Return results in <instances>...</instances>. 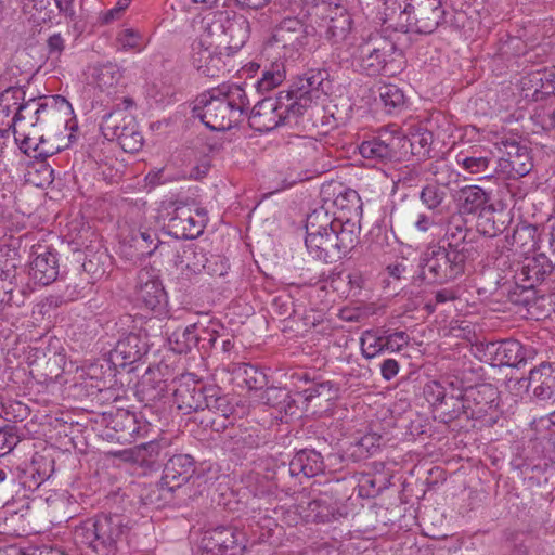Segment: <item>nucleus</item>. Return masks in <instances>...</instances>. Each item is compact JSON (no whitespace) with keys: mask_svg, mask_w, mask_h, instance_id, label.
<instances>
[{"mask_svg":"<svg viewBox=\"0 0 555 555\" xmlns=\"http://www.w3.org/2000/svg\"><path fill=\"white\" fill-rule=\"evenodd\" d=\"M249 99L240 85H221L201 93L194 103L193 114L209 129H232L249 111Z\"/></svg>","mask_w":555,"mask_h":555,"instance_id":"1","label":"nucleus"},{"mask_svg":"<svg viewBox=\"0 0 555 555\" xmlns=\"http://www.w3.org/2000/svg\"><path fill=\"white\" fill-rule=\"evenodd\" d=\"M384 15L405 33L429 35L444 22L446 10L441 0H384Z\"/></svg>","mask_w":555,"mask_h":555,"instance_id":"2","label":"nucleus"},{"mask_svg":"<svg viewBox=\"0 0 555 555\" xmlns=\"http://www.w3.org/2000/svg\"><path fill=\"white\" fill-rule=\"evenodd\" d=\"M202 34L196 40L224 50L227 56L240 51L249 37V23L243 15L229 11L207 13L201 21Z\"/></svg>","mask_w":555,"mask_h":555,"instance_id":"3","label":"nucleus"},{"mask_svg":"<svg viewBox=\"0 0 555 555\" xmlns=\"http://www.w3.org/2000/svg\"><path fill=\"white\" fill-rule=\"evenodd\" d=\"M317 31L334 49L332 56L340 65L350 61L347 52L353 46L351 31L353 21L348 9L338 2L327 1L314 7Z\"/></svg>","mask_w":555,"mask_h":555,"instance_id":"4","label":"nucleus"},{"mask_svg":"<svg viewBox=\"0 0 555 555\" xmlns=\"http://www.w3.org/2000/svg\"><path fill=\"white\" fill-rule=\"evenodd\" d=\"M128 532L119 515H98L74 529L75 543L95 555H114L118 540Z\"/></svg>","mask_w":555,"mask_h":555,"instance_id":"5","label":"nucleus"},{"mask_svg":"<svg viewBox=\"0 0 555 555\" xmlns=\"http://www.w3.org/2000/svg\"><path fill=\"white\" fill-rule=\"evenodd\" d=\"M468 255L439 245L427 247L418 259V279L427 284H446L465 273Z\"/></svg>","mask_w":555,"mask_h":555,"instance_id":"6","label":"nucleus"},{"mask_svg":"<svg viewBox=\"0 0 555 555\" xmlns=\"http://www.w3.org/2000/svg\"><path fill=\"white\" fill-rule=\"evenodd\" d=\"M300 105H295L292 95L281 91L275 98H264L253 107L249 126L259 132H268L301 116Z\"/></svg>","mask_w":555,"mask_h":555,"instance_id":"7","label":"nucleus"},{"mask_svg":"<svg viewBox=\"0 0 555 555\" xmlns=\"http://www.w3.org/2000/svg\"><path fill=\"white\" fill-rule=\"evenodd\" d=\"M126 108H116L102 117L100 129L105 139L116 140L125 152H138L143 145V135L135 118L127 112L133 105L132 99L125 98Z\"/></svg>","mask_w":555,"mask_h":555,"instance_id":"8","label":"nucleus"},{"mask_svg":"<svg viewBox=\"0 0 555 555\" xmlns=\"http://www.w3.org/2000/svg\"><path fill=\"white\" fill-rule=\"evenodd\" d=\"M195 472L194 460L189 454H175L164 466L159 483L152 487L143 498L145 504L159 505L169 495L189 481Z\"/></svg>","mask_w":555,"mask_h":555,"instance_id":"9","label":"nucleus"},{"mask_svg":"<svg viewBox=\"0 0 555 555\" xmlns=\"http://www.w3.org/2000/svg\"><path fill=\"white\" fill-rule=\"evenodd\" d=\"M554 270V266L544 254L527 258L516 274V287L509 293L514 304L528 306L533 299L535 284L543 282Z\"/></svg>","mask_w":555,"mask_h":555,"instance_id":"10","label":"nucleus"},{"mask_svg":"<svg viewBox=\"0 0 555 555\" xmlns=\"http://www.w3.org/2000/svg\"><path fill=\"white\" fill-rule=\"evenodd\" d=\"M167 212L168 219L165 223L167 232L172 237L179 240H193L199 236L205 228L206 210L203 208L195 209V215L190 206L183 203H170Z\"/></svg>","mask_w":555,"mask_h":555,"instance_id":"11","label":"nucleus"},{"mask_svg":"<svg viewBox=\"0 0 555 555\" xmlns=\"http://www.w3.org/2000/svg\"><path fill=\"white\" fill-rule=\"evenodd\" d=\"M391 49L392 46L383 39L362 41L347 52L350 57L347 64L359 68L367 76H376L385 68Z\"/></svg>","mask_w":555,"mask_h":555,"instance_id":"12","label":"nucleus"},{"mask_svg":"<svg viewBox=\"0 0 555 555\" xmlns=\"http://www.w3.org/2000/svg\"><path fill=\"white\" fill-rule=\"evenodd\" d=\"M202 555H243L246 534L234 526H218L204 532Z\"/></svg>","mask_w":555,"mask_h":555,"instance_id":"13","label":"nucleus"},{"mask_svg":"<svg viewBox=\"0 0 555 555\" xmlns=\"http://www.w3.org/2000/svg\"><path fill=\"white\" fill-rule=\"evenodd\" d=\"M56 99H52V104L48 101L41 102V99L31 98L28 101H20L18 112H15L17 124L28 126H41L47 129H61L66 122L61 116V112L55 106Z\"/></svg>","mask_w":555,"mask_h":555,"instance_id":"14","label":"nucleus"},{"mask_svg":"<svg viewBox=\"0 0 555 555\" xmlns=\"http://www.w3.org/2000/svg\"><path fill=\"white\" fill-rule=\"evenodd\" d=\"M532 391V396L542 402L555 403V363L542 362L530 370L528 378L509 379L508 387Z\"/></svg>","mask_w":555,"mask_h":555,"instance_id":"15","label":"nucleus"},{"mask_svg":"<svg viewBox=\"0 0 555 555\" xmlns=\"http://www.w3.org/2000/svg\"><path fill=\"white\" fill-rule=\"evenodd\" d=\"M503 155L496 160L493 171L506 179H518L527 176L532 167V158L527 146L516 141L502 142Z\"/></svg>","mask_w":555,"mask_h":555,"instance_id":"16","label":"nucleus"},{"mask_svg":"<svg viewBox=\"0 0 555 555\" xmlns=\"http://www.w3.org/2000/svg\"><path fill=\"white\" fill-rule=\"evenodd\" d=\"M499 393L490 384H481L464 389L465 417L467 420H481L491 415L498 408Z\"/></svg>","mask_w":555,"mask_h":555,"instance_id":"17","label":"nucleus"},{"mask_svg":"<svg viewBox=\"0 0 555 555\" xmlns=\"http://www.w3.org/2000/svg\"><path fill=\"white\" fill-rule=\"evenodd\" d=\"M135 295L138 302L147 310L154 311L164 305L166 293L157 269L145 267L138 272Z\"/></svg>","mask_w":555,"mask_h":555,"instance_id":"18","label":"nucleus"},{"mask_svg":"<svg viewBox=\"0 0 555 555\" xmlns=\"http://www.w3.org/2000/svg\"><path fill=\"white\" fill-rule=\"evenodd\" d=\"M149 348V336L145 331L131 332L117 341L109 353V359L115 366L125 367L141 360Z\"/></svg>","mask_w":555,"mask_h":555,"instance_id":"19","label":"nucleus"},{"mask_svg":"<svg viewBox=\"0 0 555 555\" xmlns=\"http://www.w3.org/2000/svg\"><path fill=\"white\" fill-rule=\"evenodd\" d=\"M224 50L204 43L203 40H194L191 46L190 61L192 66L203 76L218 77L224 69L222 55Z\"/></svg>","mask_w":555,"mask_h":555,"instance_id":"20","label":"nucleus"},{"mask_svg":"<svg viewBox=\"0 0 555 555\" xmlns=\"http://www.w3.org/2000/svg\"><path fill=\"white\" fill-rule=\"evenodd\" d=\"M317 29L313 26H305L297 17H285L275 27L272 40L282 48H291L298 51L308 44L309 36L315 35Z\"/></svg>","mask_w":555,"mask_h":555,"instance_id":"21","label":"nucleus"},{"mask_svg":"<svg viewBox=\"0 0 555 555\" xmlns=\"http://www.w3.org/2000/svg\"><path fill=\"white\" fill-rule=\"evenodd\" d=\"M54 130L42 128L41 126L21 125L20 129H14V138L23 153L34 158H47L60 150L57 146L43 147L46 132Z\"/></svg>","mask_w":555,"mask_h":555,"instance_id":"22","label":"nucleus"},{"mask_svg":"<svg viewBox=\"0 0 555 555\" xmlns=\"http://www.w3.org/2000/svg\"><path fill=\"white\" fill-rule=\"evenodd\" d=\"M400 143L401 135L399 133L384 130L377 137L363 141L359 151L366 159L386 163L396 157Z\"/></svg>","mask_w":555,"mask_h":555,"instance_id":"23","label":"nucleus"},{"mask_svg":"<svg viewBox=\"0 0 555 555\" xmlns=\"http://www.w3.org/2000/svg\"><path fill=\"white\" fill-rule=\"evenodd\" d=\"M483 351L493 366L518 367L526 362L527 357L524 346L514 339L488 343Z\"/></svg>","mask_w":555,"mask_h":555,"instance_id":"24","label":"nucleus"},{"mask_svg":"<svg viewBox=\"0 0 555 555\" xmlns=\"http://www.w3.org/2000/svg\"><path fill=\"white\" fill-rule=\"evenodd\" d=\"M453 199L461 217H476L492 203L491 193L476 184L462 186L453 195Z\"/></svg>","mask_w":555,"mask_h":555,"instance_id":"25","label":"nucleus"},{"mask_svg":"<svg viewBox=\"0 0 555 555\" xmlns=\"http://www.w3.org/2000/svg\"><path fill=\"white\" fill-rule=\"evenodd\" d=\"M455 160L464 171L470 175H482L483 178L493 176L494 167L491 164L494 159L489 150L470 147L467 151H461Z\"/></svg>","mask_w":555,"mask_h":555,"instance_id":"26","label":"nucleus"},{"mask_svg":"<svg viewBox=\"0 0 555 555\" xmlns=\"http://www.w3.org/2000/svg\"><path fill=\"white\" fill-rule=\"evenodd\" d=\"M207 387L198 383H181L175 390V403L184 414L205 410Z\"/></svg>","mask_w":555,"mask_h":555,"instance_id":"27","label":"nucleus"},{"mask_svg":"<svg viewBox=\"0 0 555 555\" xmlns=\"http://www.w3.org/2000/svg\"><path fill=\"white\" fill-rule=\"evenodd\" d=\"M59 275V259L55 251L44 249L41 253L36 251L35 258L30 262L29 276L39 285H49L53 283Z\"/></svg>","mask_w":555,"mask_h":555,"instance_id":"28","label":"nucleus"},{"mask_svg":"<svg viewBox=\"0 0 555 555\" xmlns=\"http://www.w3.org/2000/svg\"><path fill=\"white\" fill-rule=\"evenodd\" d=\"M332 232V241H334L337 251V259L346 256L358 244L360 234L359 220H343L336 218Z\"/></svg>","mask_w":555,"mask_h":555,"instance_id":"29","label":"nucleus"},{"mask_svg":"<svg viewBox=\"0 0 555 555\" xmlns=\"http://www.w3.org/2000/svg\"><path fill=\"white\" fill-rule=\"evenodd\" d=\"M112 428L117 434L116 439L121 443H131L147 433V426L129 411L117 412L112 420Z\"/></svg>","mask_w":555,"mask_h":555,"instance_id":"30","label":"nucleus"},{"mask_svg":"<svg viewBox=\"0 0 555 555\" xmlns=\"http://www.w3.org/2000/svg\"><path fill=\"white\" fill-rule=\"evenodd\" d=\"M324 470V462L320 452L312 449H302L295 453L289 462L291 476L314 477Z\"/></svg>","mask_w":555,"mask_h":555,"instance_id":"31","label":"nucleus"},{"mask_svg":"<svg viewBox=\"0 0 555 555\" xmlns=\"http://www.w3.org/2000/svg\"><path fill=\"white\" fill-rule=\"evenodd\" d=\"M322 81L321 73H309L293 83L289 90L285 91L288 95H292V101L296 106H301V114L310 106L313 98L312 93L319 90Z\"/></svg>","mask_w":555,"mask_h":555,"instance_id":"32","label":"nucleus"},{"mask_svg":"<svg viewBox=\"0 0 555 555\" xmlns=\"http://www.w3.org/2000/svg\"><path fill=\"white\" fill-rule=\"evenodd\" d=\"M469 229L461 215H452L447 222L446 232L437 245L462 251L469 256V250L466 248V237Z\"/></svg>","mask_w":555,"mask_h":555,"instance_id":"33","label":"nucleus"},{"mask_svg":"<svg viewBox=\"0 0 555 555\" xmlns=\"http://www.w3.org/2000/svg\"><path fill=\"white\" fill-rule=\"evenodd\" d=\"M331 231L306 233L305 244L309 254L319 260L332 262L337 259V251Z\"/></svg>","mask_w":555,"mask_h":555,"instance_id":"34","label":"nucleus"},{"mask_svg":"<svg viewBox=\"0 0 555 555\" xmlns=\"http://www.w3.org/2000/svg\"><path fill=\"white\" fill-rule=\"evenodd\" d=\"M25 91L20 87L9 88L0 94V125L5 129H15L20 101H24Z\"/></svg>","mask_w":555,"mask_h":555,"instance_id":"35","label":"nucleus"},{"mask_svg":"<svg viewBox=\"0 0 555 555\" xmlns=\"http://www.w3.org/2000/svg\"><path fill=\"white\" fill-rule=\"evenodd\" d=\"M337 209L336 218L359 220L362 215V202L357 191L347 189L340 192L333 202Z\"/></svg>","mask_w":555,"mask_h":555,"instance_id":"36","label":"nucleus"},{"mask_svg":"<svg viewBox=\"0 0 555 555\" xmlns=\"http://www.w3.org/2000/svg\"><path fill=\"white\" fill-rule=\"evenodd\" d=\"M207 256L204 249L194 246L183 248L175 255V266L181 271L198 274L204 271Z\"/></svg>","mask_w":555,"mask_h":555,"instance_id":"37","label":"nucleus"},{"mask_svg":"<svg viewBox=\"0 0 555 555\" xmlns=\"http://www.w3.org/2000/svg\"><path fill=\"white\" fill-rule=\"evenodd\" d=\"M197 323L190 324L184 328H177L168 336L170 349L177 353H189L197 350Z\"/></svg>","mask_w":555,"mask_h":555,"instance_id":"38","label":"nucleus"},{"mask_svg":"<svg viewBox=\"0 0 555 555\" xmlns=\"http://www.w3.org/2000/svg\"><path fill=\"white\" fill-rule=\"evenodd\" d=\"M501 215L502 212L498 211L494 204L491 203L489 207L475 217L478 232L489 237L500 234L505 229V221L499 218Z\"/></svg>","mask_w":555,"mask_h":555,"instance_id":"39","label":"nucleus"},{"mask_svg":"<svg viewBox=\"0 0 555 555\" xmlns=\"http://www.w3.org/2000/svg\"><path fill=\"white\" fill-rule=\"evenodd\" d=\"M537 228L531 224L517 225L512 235L506 236L507 243L521 254L532 251L537 246Z\"/></svg>","mask_w":555,"mask_h":555,"instance_id":"40","label":"nucleus"},{"mask_svg":"<svg viewBox=\"0 0 555 555\" xmlns=\"http://www.w3.org/2000/svg\"><path fill=\"white\" fill-rule=\"evenodd\" d=\"M307 511V517L311 518L315 522H330L333 519H336L338 512L336 504L327 494H323L310 501L308 503Z\"/></svg>","mask_w":555,"mask_h":555,"instance_id":"41","label":"nucleus"},{"mask_svg":"<svg viewBox=\"0 0 555 555\" xmlns=\"http://www.w3.org/2000/svg\"><path fill=\"white\" fill-rule=\"evenodd\" d=\"M286 77L285 65L282 61L272 62L266 66L261 73V77L255 83L259 93H264L279 87Z\"/></svg>","mask_w":555,"mask_h":555,"instance_id":"42","label":"nucleus"},{"mask_svg":"<svg viewBox=\"0 0 555 555\" xmlns=\"http://www.w3.org/2000/svg\"><path fill=\"white\" fill-rule=\"evenodd\" d=\"M205 409H208L225 420L233 415L236 410L231 399L215 385L207 387V403Z\"/></svg>","mask_w":555,"mask_h":555,"instance_id":"43","label":"nucleus"},{"mask_svg":"<svg viewBox=\"0 0 555 555\" xmlns=\"http://www.w3.org/2000/svg\"><path fill=\"white\" fill-rule=\"evenodd\" d=\"M463 389H452L447 393L438 409L441 410L440 418L444 423L465 416V401L463 400Z\"/></svg>","mask_w":555,"mask_h":555,"instance_id":"44","label":"nucleus"},{"mask_svg":"<svg viewBox=\"0 0 555 555\" xmlns=\"http://www.w3.org/2000/svg\"><path fill=\"white\" fill-rule=\"evenodd\" d=\"M160 452L158 442L152 440L145 443L135 446L124 452L125 460L137 463L141 466H151L157 459Z\"/></svg>","mask_w":555,"mask_h":555,"instance_id":"45","label":"nucleus"},{"mask_svg":"<svg viewBox=\"0 0 555 555\" xmlns=\"http://www.w3.org/2000/svg\"><path fill=\"white\" fill-rule=\"evenodd\" d=\"M197 351L204 358L209 356L216 347L217 339L221 336L220 331H223V327L215 322H209L208 325L197 322Z\"/></svg>","mask_w":555,"mask_h":555,"instance_id":"46","label":"nucleus"},{"mask_svg":"<svg viewBox=\"0 0 555 555\" xmlns=\"http://www.w3.org/2000/svg\"><path fill=\"white\" fill-rule=\"evenodd\" d=\"M360 347L362 356L366 359L375 358L387 351L384 328L364 331L360 338Z\"/></svg>","mask_w":555,"mask_h":555,"instance_id":"47","label":"nucleus"},{"mask_svg":"<svg viewBox=\"0 0 555 555\" xmlns=\"http://www.w3.org/2000/svg\"><path fill=\"white\" fill-rule=\"evenodd\" d=\"M433 137L430 131L418 127L414 130L410 129L409 134L401 137V141L409 142L413 155L425 157L429 155Z\"/></svg>","mask_w":555,"mask_h":555,"instance_id":"48","label":"nucleus"},{"mask_svg":"<svg viewBox=\"0 0 555 555\" xmlns=\"http://www.w3.org/2000/svg\"><path fill=\"white\" fill-rule=\"evenodd\" d=\"M382 437L376 434H366L351 443L348 452L354 461H362L373 455L380 447Z\"/></svg>","mask_w":555,"mask_h":555,"instance_id":"49","label":"nucleus"},{"mask_svg":"<svg viewBox=\"0 0 555 555\" xmlns=\"http://www.w3.org/2000/svg\"><path fill=\"white\" fill-rule=\"evenodd\" d=\"M378 94L380 102L389 114L401 111L405 105L404 93L396 85L388 83L378 87Z\"/></svg>","mask_w":555,"mask_h":555,"instance_id":"50","label":"nucleus"},{"mask_svg":"<svg viewBox=\"0 0 555 555\" xmlns=\"http://www.w3.org/2000/svg\"><path fill=\"white\" fill-rule=\"evenodd\" d=\"M336 217L332 218L323 206L313 209L306 219V233L332 231Z\"/></svg>","mask_w":555,"mask_h":555,"instance_id":"51","label":"nucleus"},{"mask_svg":"<svg viewBox=\"0 0 555 555\" xmlns=\"http://www.w3.org/2000/svg\"><path fill=\"white\" fill-rule=\"evenodd\" d=\"M247 521L253 533L256 534L259 530L258 539L260 541L269 538L274 527H276L275 520L268 514V511L253 512V515L247 518Z\"/></svg>","mask_w":555,"mask_h":555,"instance_id":"52","label":"nucleus"},{"mask_svg":"<svg viewBox=\"0 0 555 555\" xmlns=\"http://www.w3.org/2000/svg\"><path fill=\"white\" fill-rule=\"evenodd\" d=\"M338 388L331 380L313 382L311 385L304 389L301 395L306 401H311L314 398L323 397L326 401L336 398Z\"/></svg>","mask_w":555,"mask_h":555,"instance_id":"53","label":"nucleus"},{"mask_svg":"<svg viewBox=\"0 0 555 555\" xmlns=\"http://www.w3.org/2000/svg\"><path fill=\"white\" fill-rule=\"evenodd\" d=\"M446 197L447 193L443 186L436 183L426 184L420 193V199L422 204L425 205L429 210L438 209L444 202Z\"/></svg>","mask_w":555,"mask_h":555,"instance_id":"54","label":"nucleus"},{"mask_svg":"<svg viewBox=\"0 0 555 555\" xmlns=\"http://www.w3.org/2000/svg\"><path fill=\"white\" fill-rule=\"evenodd\" d=\"M29 408L21 401L5 400L1 402L0 416L9 422H22L28 417Z\"/></svg>","mask_w":555,"mask_h":555,"instance_id":"55","label":"nucleus"},{"mask_svg":"<svg viewBox=\"0 0 555 555\" xmlns=\"http://www.w3.org/2000/svg\"><path fill=\"white\" fill-rule=\"evenodd\" d=\"M244 384L250 390L262 389L268 384L267 375L258 367L244 363L240 367Z\"/></svg>","mask_w":555,"mask_h":555,"instance_id":"56","label":"nucleus"},{"mask_svg":"<svg viewBox=\"0 0 555 555\" xmlns=\"http://www.w3.org/2000/svg\"><path fill=\"white\" fill-rule=\"evenodd\" d=\"M95 79L99 88L108 89L120 81L121 74L116 65L107 64L96 70Z\"/></svg>","mask_w":555,"mask_h":555,"instance_id":"57","label":"nucleus"},{"mask_svg":"<svg viewBox=\"0 0 555 555\" xmlns=\"http://www.w3.org/2000/svg\"><path fill=\"white\" fill-rule=\"evenodd\" d=\"M385 348L389 352H399L410 343V336L404 331L390 332L384 328Z\"/></svg>","mask_w":555,"mask_h":555,"instance_id":"58","label":"nucleus"},{"mask_svg":"<svg viewBox=\"0 0 555 555\" xmlns=\"http://www.w3.org/2000/svg\"><path fill=\"white\" fill-rule=\"evenodd\" d=\"M18 442L20 436L15 426L0 428V456L10 453Z\"/></svg>","mask_w":555,"mask_h":555,"instance_id":"59","label":"nucleus"},{"mask_svg":"<svg viewBox=\"0 0 555 555\" xmlns=\"http://www.w3.org/2000/svg\"><path fill=\"white\" fill-rule=\"evenodd\" d=\"M423 393L425 399L438 409L448 392L440 382L431 380L425 384Z\"/></svg>","mask_w":555,"mask_h":555,"instance_id":"60","label":"nucleus"},{"mask_svg":"<svg viewBox=\"0 0 555 555\" xmlns=\"http://www.w3.org/2000/svg\"><path fill=\"white\" fill-rule=\"evenodd\" d=\"M230 266L224 257L219 255H211L207 257L204 271L211 276H224L228 273Z\"/></svg>","mask_w":555,"mask_h":555,"instance_id":"61","label":"nucleus"},{"mask_svg":"<svg viewBox=\"0 0 555 555\" xmlns=\"http://www.w3.org/2000/svg\"><path fill=\"white\" fill-rule=\"evenodd\" d=\"M133 242L137 247L142 249L153 245L152 249L145 251L147 255H152L158 247L159 240L154 231L145 230L139 231L138 234L133 236Z\"/></svg>","mask_w":555,"mask_h":555,"instance_id":"62","label":"nucleus"},{"mask_svg":"<svg viewBox=\"0 0 555 555\" xmlns=\"http://www.w3.org/2000/svg\"><path fill=\"white\" fill-rule=\"evenodd\" d=\"M540 75L541 88L545 94L555 95V65L552 67L544 68L538 73Z\"/></svg>","mask_w":555,"mask_h":555,"instance_id":"63","label":"nucleus"},{"mask_svg":"<svg viewBox=\"0 0 555 555\" xmlns=\"http://www.w3.org/2000/svg\"><path fill=\"white\" fill-rule=\"evenodd\" d=\"M540 444L544 457L555 461V429L550 430L547 434L540 438Z\"/></svg>","mask_w":555,"mask_h":555,"instance_id":"64","label":"nucleus"}]
</instances>
